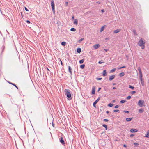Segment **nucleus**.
Segmentation results:
<instances>
[{"label":"nucleus","mask_w":149,"mask_h":149,"mask_svg":"<svg viewBox=\"0 0 149 149\" xmlns=\"http://www.w3.org/2000/svg\"><path fill=\"white\" fill-rule=\"evenodd\" d=\"M100 45L99 44H97L94 45L93 46V47L95 49H96L99 48L100 47Z\"/></svg>","instance_id":"423d86ee"},{"label":"nucleus","mask_w":149,"mask_h":149,"mask_svg":"<svg viewBox=\"0 0 149 149\" xmlns=\"http://www.w3.org/2000/svg\"><path fill=\"white\" fill-rule=\"evenodd\" d=\"M115 100H113L112 101V102H115Z\"/></svg>","instance_id":"052dcab7"},{"label":"nucleus","mask_w":149,"mask_h":149,"mask_svg":"<svg viewBox=\"0 0 149 149\" xmlns=\"http://www.w3.org/2000/svg\"><path fill=\"white\" fill-rule=\"evenodd\" d=\"M139 79L141 81V82L142 84V85L143 86V85H144V83H143V81L142 79L141 78V79Z\"/></svg>","instance_id":"b1692460"},{"label":"nucleus","mask_w":149,"mask_h":149,"mask_svg":"<svg viewBox=\"0 0 149 149\" xmlns=\"http://www.w3.org/2000/svg\"><path fill=\"white\" fill-rule=\"evenodd\" d=\"M105 40H109V38H105Z\"/></svg>","instance_id":"a18cd8bd"},{"label":"nucleus","mask_w":149,"mask_h":149,"mask_svg":"<svg viewBox=\"0 0 149 149\" xmlns=\"http://www.w3.org/2000/svg\"><path fill=\"white\" fill-rule=\"evenodd\" d=\"M132 118H127L126 119V120L127 121H130Z\"/></svg>","instance_id":"f8f14e48"},{"label":"nucleus","mask_w":149,"mask_h":149,"mask_svg":"<svg viewBox=\"0 0 149 149\" xmlns=\"http://www.w3.org/2000/svg\"><path fill=\"white\" fill-rule=\"evenodd\" d=\"M74 16H73L72 17V19H74Z\"/></svg>","instance_id":"13d9d810"},{"label":"nucleus","mask_w":149,"mask_h":149,"mask_svg":"<svg viewBox=\"0 0 149 149\" xmlns=\"http://www.w3.org/2000/svg\"><path fill=\"white\" fill-rule=\"evenodd\" d=\"M106 113H109V111H106Z\"/></svg>","instance_id":"680f3d73"},{"label":"nucleus","mask_w":149,"mask_h":149,"mask_svg":"<svg viewBox=\"0 0 149 149\" xmlns=\"http://www.w3.org/2000/svg\"><path fill=\"white\" fill-rule=\"evenodd\" d=\"M105 26V25H104L101 28L100 30V32H102L103 31H104V29Z\"/></svg>","instance_id":"9b49d317"},{"label":"nucleus","mask_w":149,"mask_h":149,"mask_svg":"<svg viewBox=\"0 0 149 149\" xmlns=\"http://www.w3.org/2000/svg\"><path fill=\"white\" fill-rule=\"evenodd\" d=\"M70 30L72 31H76V29L74 28H72L70 29Z\"/></svg>","instance_id":"5701e85b"},{"label":"nucleus","mask_w":149,"mask_h":149,"mask_svg":"<svg viewBox=\"0 0 149 149\" xmlns=\"http://www.w3.org/2000/svg\"><path fill=\"white\" fill-rule=\"evenodd\" d=\"M47 70H49V69H48L47 68Z\"/></svg>","instance_id":"774afa93"},{"label":"nucleus","mask_w":149,"mask_h":149,"mask_svg":"<svg viewBox=\"0 0 149 149\" xmlns=\"http://www.w3.org/2000/svg\"><path fill=\"white\" fill-rule=\"evenodd\" d=\"M143 111H144V110L142 108H141V109H139V110L138 111L140 113H142Z\"/></svg>","instance_id":"4468645a"},{"label":"nucleus","mask_w":149,"mask_h":149,"mask_svg":"<svg viewBox=\"0 0 149 149\" xmlns=\"http://www.w3.org/2000/svg\"><path fill=\"white\" fill-rule=\"evenodd\" d=\"M95 86H93L92 87V94H95Z\"/></svg>","instance_id":"0eeeda50"},{"label":"nucleus","mask_w":149,"mask_h":149,"mask_svg":"<svg viewBox=\"0 0 149 149\" xmlns=\"http://www.w3.org/2000/svg\"><path fill=\"white\" fill-rule=\"evenodd\" d=\"M134 145H138V144L137 143H134Z\"/></svg>","instance_id":"8fccbe9b"},{"label":"nucleus","mask_w":149,"mask_h":149,"mask_svg":"<svg viewBox=\"0 0 149 149\" xmlns=\"http://www.w3.org/2000/svg\"><path fill=\"white\" fill-rule=\"evenodd\" d=\"M77 51L78 53H80L81 51V49L80 48H77Z\"/></svg>","instance_id":"f3484780"},{"label":"nucleus","mask_w":149,"mask_h":149,"mask_svg":"<svg viewBox=\"0 0 149 149\" xmlns=\"http://www.w3.org/2000/svg\"><path fill=\"white\" fill-rule=\"evenodd\" d=\"M113 85H115V83H113Z\"/></svg>","instance_id":"338daca9"},{"label":"nucleus","mask_w":149,"mask_h":149,"mask_svg":"<svg viewBox=\"0 0 149 149\" xmlns=\"http://www.w3.org/2000/svg\"><path fill=\"white\" fill-rule=\"evenodd\" d=\"M120 29H116V30H115L113 32H114V33H119V32H120Z\"/></svg>","instance_id":"ddd939ff"},{"label":"nucleus","mask_w":149,"mask_h":149,"mask_svg":"<svg viewBox=\"0 0 149 149\" xmlns=\"http://www.w3.org/2000/svg\"><path fill=\"white\" fill-rule=\"evenodd\" d=\"M125 102H126V101L124 100H121L120 101V102L121 103H124Z\"/></svg>","instance_id":"72a5a7b5"},{"label":"nucleus","mask_w":149,"mask_h":149,"mask_svg":"<svg viewBox=\"0 0 149 149\" xmlns=\"http://www.w3.org/2000/svg\"><path fill=\"white\" fill-rule=\"evenodd\" d=\"M79 63L80 64L84 62V60L83 59H81L79 61Z\"/></svg>","instance_id":"bb28decb"},{"label":"nucleus","mask_w":149,"mask_h":149,"mask_svg":"<svg viewBox=\"0 0 149 149\" xmlns=\"http://www.w3.org/2000/svg\"><path fill=\"white\" fill-rule=\"evenodd\" d=\"M106 75H107V73L106 72V70H104L103 71V75L104 76H105Z\"/></svg>","instance_id":"2eb2a0df"},{"label":"nucleus","mask_w":149,"mask_h":149,"mask_svg":"<svg viewBox=\"0 0 149 149\" xmlns=\"http://www.w3.org/2000/svg\"><path fill=\"white\" fill-rule=\"evenodd\" d=\"M101 89V88H98V91H99L100 89Z\"/></svg>","instance_id":"e2e57ef3"},{"label":"nucleus","mask_w":149,"mask_h":149,"mask_svg":"<svg viewBox=\"0 0 149 149\" xmlns=\"http://www.w3.org/2000/svg\"><path fill=\"white\" fill-rule=\"evenodd\" d=\"M134 136V134H131L130 135V137H132Z\"/></svg>","instance_id":"49530a36"},{"label":"nucleus","mask_w":149,"mask_h":149,"mask_svg":"<svg viewBox=\"0 0 149 149\" xmlns=\"http://www.w3.org/2000/svg\"><path fill=\"white\" fill-rule=\"evenodd\" d=\"M116 88L115 87H113V89H116Z\"/></svg>","instance_id":"4d7b16f0"},{"label":"nucleus","mask_w":149,"mask_h":149,"mask_svg":"<svg viewBox=\"0 0 149 149\" xmlns=\"http://www.w3.org/2000/svg\"><path fill=\"white\" fill-rule=\"evenodd\" d=\"M145 42L143 41L142 38H141L138 43V45L141 47L142 49H143L145 48Z\"/></svg>","instance_id":"f257e3e1"},{"label":"nucleus","mask_w":149,"mask_h":149,"mask_svg":"<svg viewBox=\"0 0 149 149\" xmlns=\"http://www.w3.org/2000/svg\"><path fill=\"white\" fill-rule=\"evenodd\" d=\"M24 8L26 11H29V10L26 7H25Z\"/></svg>","instance_id":"4c0bfd02"},{"label":"nucleus","mask_w":149,"mask_h":149,"mask_svg":"<svg viewBox=\"0 0 149 149\" xmlns=\"http://www.w3.org/2000/svg\"><path fill=\"white\" fill-rule=\"evenodd\" d=\"M60 142L62 144H65V142L64 140L63 139V138L62 137H61V139L60 140Z\"/></svg>","instance_id":"9d476101"},{"label":"nucleus","mask_w":149,"mask_h":149,"mask_svg":"<svg viewBox=\"0 0 149 149\" xmlns=\"http://www.w3.org/2000/svg\"><path fill=\"white\" fill-rule=\"evenodd\" d=\"M98 63H99V64H101V63H104V62H102V61H99Z\"/></svg>","instance_id":"58836bf2"},{"label":"nucleus","mask_w":149,"mask_h":149,"mask_svg":"<svg viewBox=\"0 0 149 149\" xmlns=\"http://www.w3.org/2000/svg\"><path fill=\"white\" fill-rule=\"evenodd\" d=\"M136 93V91H132L131 92V93L132 94H133L134 93Z\"/></svg>","instance_id":"f704fd0d"},{"label":"nucleus","mask_w":149,"mask_h":149,"mask_svg":"<svg viewBox=\"0 0 149 149\" xmlns=\"http://www.w3.org/2000/svg\"><path fill=\"white\" fill-rule=\"evenodd\" d=\"M129 88H130L132 89H134V86H132L130 85H129Z\"/></svg>","instance_id":"c756f323"},{"label":"nucleus","mask_w":149,"mask_h":149,"mask_svg":"<svg viewBox=\"0 0 149 149\" xmlns=\"http://www.w3.org/2000/svg\"><path fill=\"white\" fill-rule=\"evenodd\" d=\"M115 76L114 75H111L109 77V80H111L113 79L115 77Z\"/></svg>","instance_id":"1a4fd4ad"},{"label":"nucleus","mask_w":149,"mask_h":149,"mask_svg":"<svg viewBox=\"0 0 149 149\" xmlns=\"http://www.w3.org/2000/svg\"><path fill=\"white\" fill-rule=\"evenodd\" d=\"M51 5L52 8V10L53 12L54 13H55V7H54V1L52 0L51 1Z\"/></svg>","instance_id":"20e7f679"},{"label":"nucleus","mask_w":149,"mask_h":149,"mask_svg":"<svg viewBox=\"0 0 149 149\" xmlns=\"http://www.w3.org/2000/svg\"><path fill=\"white\" fill-rule=\"evenodd\" d=\"M8 82L9 84H11L13 85V86H15L17 89H18V87H17V86H16L13 83H11V82Z\"/></svg>","instance_id":"4be33fe9"},{"label":"nucleus","mask_w":149,"mask_h":149,"mask_svg":"<svg viewBox=\"0 0 149 149\" xmlns=\"http://www.w3.org/2000/svg\"><path fill=\"white\" fill-rule=\"evenodd\" d=\"M74 24H76V25L77 24H78V20L77 19H75L74 21Z\"/></svg>","instance_id":"412c9836"},{"label":"nucleus","mask_w":149,"mask_h":149,"mask_svg":"<svg viewBox=\"0 0 149 149\" xmlns=\"http://www.w3.org/2000/svg\"><path fill=\"white\" fill-rule=\"evenodd\" d=\"M124 112H125V113H128L129 112V111H124Z\"/></svg>","instance_id":"c03bdc74"},{"label":"nucleus","mask_w":149,"mask_h":149,"mask_svg":"<svg viewBox=\"0 0 149 149\" xmlns=\"http://www.w3.org/2000/svg\"><path fill=\"white\" fill-rule=\"evenodd\" d=\"M68 69H69V72L71 74H72V71H71V67L70 66H68Z\"/></svg>","instance_id":"aec40b11"},{"label":"nucleus","mask_w":149,"mask_h":149,"mask_svg":"<svg viewBox=\"0 0 149 149\" xmlns=\"http://www.w3.org/2000/svg\"><path fill=\"white\" fill-rule=\"evenodd\" d=\"M101 11L102 12H104V11L103 9H102L101 10Z\"/></svg>","instance_id":"3c124183"},{"label":"nucleus","mask_w":149,"mask_h":149,"mask_svg":"<svg viewBox=\"0 0 149 149\" xmlns=\"http://www.w3.org/2000/svg\"><path fill=\"white\" fill-rule=\"evenodd\" d=\"M138 131V130L137 129L132 128L130 130V132H136Z\"/></svg>","instance_id":"6e6552de"},{"label":"nucleus","mask_w":149,"mask_h":149,"mask_svg":"<svg viewBox=\"0 0 149 149\" xmlns=\"http://www.w3.org/2000/svg\"><path fill=\"white\" fill-rule=\"evenodd\" d=\"M68 2H66V3L67 4V5L68 4Z\"/></svg>","instance_id":"0e129e2a"},{"label":"nucleus","mask_w":149,"mask_h":149,"mask_svg":"<svg viewBox=\"0 0 149 149\" xmlns=\"http://www.w3.org/2000/svg\"><path fill=\"white\" fill-rule=\"evenodd\" d=\"M125 68V66H123L122 67V68Z\"/></svg>","instance_id":"5fc2aeb1"},{"label":"nucleus","mask_w":149,"mask_h":149,"mask_svg":"<svg viewBox=\"0 0 149 149\" xmlns=\"http://www.w3.org/2000/svg\"><path fill=\"white\" fill-rule=\"evenodd\" d=\"M116 70V69L114 68H113L112 70H111L110 71V72H114L115 71V70Z\"/></svg>","instance_id":"a878e982"},{"label":"nucleus","mask_w":149,"mask_h":149,"mask_svg":"<svg viewBox=\"0 0 149 149\" xmlns=\"http://www.w3.org/2000/svg\"><path fill=\"white\" fill-rule=\"evenodd\" d=\"M138 70L139 71V73L142 72L141 69L140 67H139L138 68Z\"/></svg>","instance_id":"c85d7f7f"},{"label":"nucleus","mask_w":149,"mask_h":149,"mask_svg":"<svg viewBox=\"0 0 149 149\" xmlns=\"http://www.w3.org/2000/svg\"><path fill=\"white\" fill-rule=\"evenodd\" d=\"M4 49V48H3V49H2V52H3Z\"/></svg>","instance_id":"6e6d98bb"},{"label":"nucleus","mask_w":149,"mask_h":149,"mask_svg":"<svg viewBox=\"0 0 149 149\" xmlns=\"http://www.w3.org/2000/svg\"><path fill=\"white\" fill-rule=\"evenodd\" d=\"M119 111V110H118V109L115 110H114V112H118Z\"/></svg>","instance_id":"a19ab883"},{"label":"nucleus","mask_w":149,"mask_h":149,"mask_svg":"<svg viewBox=\"0 0 149 149\" xmlns=\"http://www.w3.org/2000/svg\"><path fill=\"white\" fill-rule=\"evenodd\" d=\"M119 107V106L118 105H116L115 106V108H117Z\"/></svg>","instance_id":"79ce46f5"},{"label":"nucleus","mask_w":149,"mask_h":149,"mask_svg":"<svg viewBox=\"0 0 149 149\" xmlns=\"http://www.w3.org/2000/svg\"><path fill=\"white\" fill-rule=\"evenodd\" d=\"M122 68V67H119L118 68V69H120Z\"/></svg>","instance_id":"864d4df0"},{"label":"nucleus","mask_w":149,"mask_h":149,"mask_svg":"<svg viewBox=\"0 0 149 149\" xmlns=\"http://www.w3.org/2000/svg\"><path fill=\"white\" fill-rule=\"evenodd\" d=\"M139 79H141L142 77V72L139 73Z\"/></svg>","instance_id":"6ab92c4d"},{"label":"nucleus","mask_w":149,"mask_h":149,"mask_svg":"<svg viewBox=\"0 0 149 149\" xmlns=\"http://www.w3.org/2000/svg\"><path fill=\"white\" fill-rule=\"evenodd\" d=\"M145 137L149 138V130L147 131V134L145 136Z\"/></svg>","instance_id":"dca6fc26"},{"label":"nucleus","mask_w":149,"mask_h":149,"mask_svg":"<svg viewBox=\"0 0 149 149\" xmlns=\"http://www.w3.org/2000/svg\"><path fill=\"white\" fill-rule=\"evenodd\" d=\"M65 93L67 95V97L70 98L71 97V94L70 92V91L68 89H65Z\"/></svg>","instance_id":"7ed1b4c3"},{"label":"nucleus","mask_w":149,"mask_h":149,"mask_svg":"<svg viewBox=\"0 0 149 149\" xmlns=\"http://www.w3.org/2000/svg\"><path fill=\"white\" fill-rule=\"evenodd\" d=\"M96 79L97 80H101L102 79V78H97Z\"/></svg>","instance_id":"ea45409f"},{"label":"nucleus","mask_w":149,"mask_h":149,"mask_svg":"<svg viewBox=\"0 0 149 149\" xmlns=\"http://www.w3.org/2000/svg\"><path fill=\"white\" fill-rule=\"evenodd\" d=\"M61 44L63 46H65L66 45V43L65 42H61Z\"/></svg>","instance_id":"393cba45"},{"label":"nucleus","mask_w":149,"mask_h":149,"mask_svg":"<svg viewBox=\"0 0 149 149\" xmlns=\"http://www.w3.org/2000/svg\"><path fill=\"white\" fill-rule=\"evenodd\" d=\"M85 67L84 64H82L80 65V68L81 69H83Z\"/></svg>","instance_id":"cd10ccee"},{"label":"nucleus","mask_w":149,"mask_h":149,"mask_svg":"<svg viewBox=\"0 0 149 149\" xmlns=\"http://www.w3.org/2000/svg\"><path fill=\"white\" fill-rule=\"evenodd\" d=\"M103 126L104 127L106 128V130H107V125L105 124H104L103 125Z\"/></svg>","instance_id":"7c9ffc66"},{"label":"nucleus","mask_w":149,"mask_h":149,"mask_svg":"<svg viewBox=\"0 0 149 149\" xmlns=\"http://www.w3.org/2000/svg\"><path fill=\"white\" fill-rule=\"evenodd\" d=\"M26 22L27 23H28V24H29V23H30V21H29V20H27L26 21Z\"/></svg>","instance_id":"37998d69"},{"label":"nucleus","mask_w":149,"mask_h":149,"mask_svg":"<svg viewBox=\"0 0 149 149\" xmlns=\"http://www.w3.org/2000/svg\"><path fill=\"white\" fill-rule=\"evenodd\" d=\"M113 104L111 103H109L108 104V106L110 107H112Z\"/></svg>","instance_id":"473e14b6"},{"label":"nucleus","mask_w":149,"mask_h":149,"mask_svg":"<svg viewBox=\"0 0 149 149\" xmlns=\"http://www.w3.org/2000/svg\"><path fill=\"white\" fill-rule=\"evenodd\" d=\"M104 121L106 122H108V120L106 119H104Z\"/></svg>","instance_id":"e433bc0d"},{"label":"nucleus","mask_w":149,"mask_h":149,"mask_svg":"<svg viewBox=\"0 0 149 149\" xmlns=\"http://www.w3.org/2000/svg\"><path fill=\"white\" fill-rule=\"evenodd\" d=\"M125 74L123 72H122L119 74V76L120 77H122Z\"/></svg>","instance_id":"a211bd4d"},{"label":"nucleus","mask_w":149,"mask_h":149,"mask_svg":"<svg viewBox=\"0 0 149 149\" xmlns=\"http://www.w3.org/2000/svg\"><path fill=\"white\" fill-rule=\"evenodd\" d=\"M21 15H22V13H21Z\"/></svg>","instance_id":"69168bd1"},{"label":"nucleus","mask_w":149,"mask_h":149,"mask_svg":"<svg viewBox=\"0 0 149 149\" xmlns=\"http://www.w3.org/2000/svg\"><path fill=\"white\" fill-rule=\"evenodd\" d=\"M104 50L106 51V52H107V49H104Z\"/></svg>","instance_id":"bf43d9fd"},{"label":"nucleus","mask_w":149,"mask_h":149,"mask_svg":"<svg viewBox=\"0 0 149 149\" xmlns=\"http://www.w3.org/2000/svg\"><path fill=\"white\" fill-rule=\"evenodd\" d=\"M133 32L134 33V34H135L136 33V31H135V30H133Z\"/></svg>","instance_id":"603ef678"},{"label":"nucleus","mask_w":149,"mask_h":149,"mask_svg":"<svg viewBox=\"0 0 149 149\" xmlns=\"http://www.w3.org/2000/svg\"><path fill=\"white\" fill-rule=\"evenodd\" d=\"M144 101L143 100H139L138 103V105L140 107H142L143 106H145L144 105Z\"/></svg>","instance_id":"f03ea898"},{"label":"nucleus","mask_w":149,"mask_h":149,"mask_svg":"<svg viewBox=\"0 0 149 149\" xmlns=\"http://www.w3.org/2000/svg\"><path fill=\"white\" fill-rule=\"evenodd\" d=\"M131 98V96L129 95V96H128L127 97V99H130Z\"/></svg>","instance_id":"c9c22d12"},{"label":"nucleus","mask_w":149,"mask_h":149,"mask_svg":"<svg viewBox=\"0 0 149 149\" xmlns=\"http://www.w3.org/2000/svg\"><path fill=\"white\" fill-rule=\"evenodd\" d=\"M84 39L83 38H81L80 40H79V42H81L83 40H84Z\"/></svg>","instance_id":"2f4dec72"},{"label":"nucleus","mask_w":149,"mask_h":149,"mask_svg":"<svg viewBox=\"0 0 149 149\" xmlns=\"http://www.w3.org/2000/svg\"><path fill=\"white\" fill-rule=\"evenodd\" d=\"M123 146H124V147H125V148H126V147H127L126 145H125V144H124V145H123Z\"/></svg>","instance_id":"09e8293b"},{"label":"nucleus","mask_w":149,"mask_h":149,"mask_svg":"<svg viewBox=\"0 0 149 149\" xmlns=\"http://www.w3.org/2000/svg\"><path fill=\"white\" fill-rule=\"evenodd\" d=\"M60 62H61V65H62L63 63H62V61H61V60H60Z\"/></svg>","instance_id":"de8ad7c7"},{"label":"nucleus","mask_w":149,"mask_h":149,"mask_svg":"<svg viewBox=\"0 0 149 149\" xmlns=\"http://www.w3.org/2000/svg\"><path fill=\"white\" fill-rule=\"evenodd\" d=\"M100 97H99L93 103V106L96 108V104L97 103V102L99 101L100 100Z\"/></svg>","instance_id":"39448f33"}]
</instances>
